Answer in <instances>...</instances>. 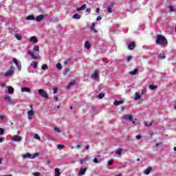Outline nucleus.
Masks as SVG:
<instances>
[{"instance_id": "f257e3e1", "label": "nucleus", "mask_w": 176, "mask_h": 176, "mask_svg": "<svg viewBox=\"0 0 176 176\" xmlns=\"http://www.w3.org/2000/svg\"><path fill=\"white\" fill-rule=\"evenodd\" d=\"M155 43L157 45H160V46H166L167 38H166V37H164L163 35L159 34L157 36Z\"/></svg>"}, {"instance_id": "f03ea898", "label": "nucleus", "mask_w": 176, "mask_h": 176, "mask_svg": "<svg viewBox=\"0 0 176 176\" xmlns=\"http://www.w3.org/2000/svg\"><path fill=\"white\" fill-rule=\"evenodd\" d=\"M37 156H39L38 153H35L34 155H31L30 153L22 155L23 159H35Z\"/></svg>"}, {"instance_id": "7ed1b4c3", "label": "nucleus", "mask_w": 176, "mask_h": 176, "mask_svg": "<svg viewBox=\"0 0 176 176\" xmlns=\"http://www.w3.org/2000/svg\"><path fill=\"white\" fill-rule=\"evenodd\" d=\"M14 74V67L11 66L10 68L8 69V71H7L5 74L4 76H13Z\"/></svg>"}, {"instance_id": "20e7f679", "label": "nucleus", "mask_w": 176, "mask_h": 176, "mask_svg": "<svg viewBox=\"0 0 176 176\" xmlns=\"http://www.w3.org/2000/svg\"><path fill=\"white\" fill-rule=\"evenodd\" d=\"M38 93L39 96L43 97V98H47V97H48L47 92H46V91H45V89H40L38 90Z\"/></svg>"}, {"instance_id": "39448f33", "label": "nucleus", "mask_w": 176, "mask_h": 176, "mask_svg": "<svg viewBox=\"0 0 176 176\" xmlns=\"http://www.w3.org/2000/svg\"><path fill=\"white\" fill-rule=\"evenodd\" d=\"M23 140V138L20 135H15L11 138V141H14L15 142H20Z\"/></svg>"}, {"instance_id": "423d86ee", "label": "nucleus", "mask_w": 176, "mask_h": 176, "mask_svg": "<svg viewBox=\"0 0 176 176\" xmlns=\"http://www.w3.org/2000/svg\"><path fill=\"white\" fill-rule=\"evenodd\" d=\"M28 56H30V57H32V58L33 60H38V58H39V56H35L34 54V51H32V50H29L28 52Z\"/></svg>"}, {"instance_id": "0eeeda50", "label": "nucleus", "mask_w": 176, "mask_h": 176, "mask_svg": "<svg viewBox=\"0 0 176 176\" xmlns=\"http://www.w3.org/2000/svg\"><path fill=\"white\" fill-rule=\"evenodd\" d=\"M124 120H129V122H133V116L131 114H125L122 116Z\"/></svg>"}, {"instance_id": "6e6552de", "label": "nucleus", "mask_w": 176, "mask_h": 176, "mask_svg": "<svg viewBox=\"0 0 176 176\" xmlns=\"http://www.w3.org/2000/svg\"><path fill=\"white\" fill-rule=\"evenodd\" d=\"M13 63H14V64L16 65V66L17 67V69L19 71H21V63L19 61H17V59L16 58H14L12 59Z\"/></svg>"}, {"instance_id": "1a4fd4ad", "label": "nucleus", "mask_w": 176, "mask_h": 176, "mask_svg": "<svg viewBox=\"0 0 176 176\" xmlns=\"http://www.w3.org/2000/svg\"><path fill=\"white\" fill-rule=\"evenodd\" d=\"M122 152H123V150H122V148H118L115 154H114V156L116 157H120V156H122Z\"/></svg>"}, {"instance_id": "9d476101", "label": "nucleus", "mask_w": 176, "mask_h": 176, "mask_svg": "<svg viewBox=\"0 0 176 176\" xmlns=\"http://www.w3.org/2000/svg\"><path fill=\"white\" fill-rule=\"evenodd\" d=\"M87 170V168H80L78 173V176L85 175V174H86Z\"/></svg>"}, {"instance_id": "9b49d317", "label": "nucleus", "mask_w": 176, "mask_h": 176, "mask_svg": "<svg viewBox=\"0 0 176 176\" xmlns=\"http://www.w3.org/2000/svg\"><path fill=\"white\" fill-rule=\"evenodd\" d=\"M91 78L92 79H94V80H98V72L97 70L92 74Z\"/></svg>"}, {"instance_id": "f8f14e48", "label": "nucleus", "mask_w": 176, "mask_h": 176, "mask_svg": "<svg viewBox=\"0 0 176 176\" xmlns=\"http://www.w3.org/2000/svg\"><path fill=\"white\" fill-rule=\"evenodd\" d=\"M32 116H34V111L33 110H30L28 111V118L29 120H32Z\"/></svg>"}, {"instance_id": "ddd939ff", "label": "nucleus", "mask_w": 176, "mask_h": 176, "mask_svg": "<svg viewBox=\"0 0 176 176\" xmlns=\"http://www.w3.org/2000/svg\"><path fill=\"white\" fill-rule=\"evenodd\" d=\"M14 37L17 41H21L23 39V34L22 33H16Z\"/></svg>"}, {"instance_id": "4468645a", "label": "nucleus", "mask_w": 176, "mask_h": 176, "mask_svg": "<svg viewBox=\"0 0 176 176\" xmlns=\"http://www.w3.org/2000/svg\"><path fill=\"white\" fill-rule=\"evenodd\" d=\"M4 100L6 101H7V102H8V104H12V102H13L12 100V98L10 96H8V95H6L4 96Z\"/></svg>"}, {"instance_id": "2eb2a0df", "label": "nucleus", "mask_w": 176, "mask_h": 176, "mask_svg": "<svg viewBox=\"0 0 176 176\" xmlns=\"http://www.w3.org/2000/svg\"><path fill=\"white\" fill-rule=\"evenodd\" d=\"M30 42H31L32 43H38V38H36V36H33L30 38Z\"/></svg>"}, {"instance_id": "dca6fc26", "label": "nucleus", "mask_w": 176, "mask_h": 176, "mask_svg": "<svg viewBox=\"0 0 176 176\" xmlns=\"http://www.w3.org/2000/svg\"><path fill=\"white\" fill-rule=\"evenodd\" d=\"M45 18V15L44 14H41L38 15L36 17V21H42L43 20V19Z\"/></svg>"}, {"instance_id": "f3484780", "label": "nucleus", "mask_w": 176, "mask_h": 176, "mask_svg": "<svg viewBox=\"0 0 176 176\" xmlns=\"http://www.w3.org/2000/svg\"><path fill=\"white\" fill-rule=\"evenodd\" d=\"M30 67L34 68V69H36V68H38V62L32 61L30 63Z\"/></svg>"}, {"instance_id": "a211bd4d", "label": "nucleus", "mask_w": 176, "mask_h": 176, "mask_svg": "<svg viewBox=\"0 0 176 176\" xmlns=\"http://www.w3.org/2000/svg\"><path fill=\"white\" fill-rule=\"evenodd\" d=\"M134 47H135V43H134V42L130 43L128 45V49L129 50H133Z\"/></svg>"}, {"instance_id": "6ab92c4d", "label": "nucleus", "mask_w": 176, "mask_h": 176, "mask_svg": "<svg viewBox=\"0 0 176 176\" xmlns=\"http://www.w3.org/2000/svg\"><path fill=\"white\" fill-rule=\"evenodd\" d=\"M96 24L94 23H92L91 26V32H94V34H97V30H96Z\"/></svg>"}, {"instance_id": "aec40b11", "label": "nucleus", "mask_w": 176, "mask_h": 176, "mask_svg": "<svg viewBox=\"0 0 176 176\" xmlns=\"http://www.w3.org/2000/svg\"><path fill=\"white\" fill-rule=\"evenodd\" d=\"M112 8H113V3H111L107 6V13H112Z\"/></svg>"}, {"instance_id": "412c9836", "label": "nucleus", "mask_w": 176, "mask_h": 176, "mask_svg": "<svg viewBox=\"0 0 176 176\" xmlns=\"http://www.w3.org/2000/svg\"><path fill=\"white\" fill-rule=\"evenodd\" d=\"M8 94H13L14 93V88L12 87H8Z\"/></svg>"}, {"instance_id": "4be33fe9", "label": "nucleus", "mask_w": 176, "mask_h": 176, "mask_svg": "<svg viewBox=\"0 0 176 176\" xmlns=\"http://www.w3.org/2000/svg\"><path fill=\"white\" fill-rule=\"evenodd\" d=\"M151 171H152V168L148 167L147 169L144 170V174H146V175H149V174H151Z\"/></svg>"}, {"instance_id": "5701e85b", "label": "nucleus", "mask_w": 176, "mask_h": 176, "mask_svg": "<svg viewBox=\"0 0 176 176\" xmlns=\"http://www.w3.org/2000/svg\"><path fill=\"white\" fill-rule=\"evenodd\" d=\"M21 91L23 93H31V89H30L29 88H27V87H23V88H21Z\"/></svg>"}, {"instance_id": "b1692460", "label": "nucleus", "mask_w": 176, "mask_h": 176, "mask_svg": "<svg viewBox=\"0 0 176 176\" xmlns=\"http://www.w3.org/2000/svg\"><path fill=\"white\" fill-rule=\"evenodd\" d=\"M140 98H141V95L140 94H138V92H135L134 100L137 101V100H140Z\"/></svg>"}, {"instance_id": "393cba45", "label": "nucleus", "mask_w": 176, "mask_h": 176, "mask_svg": "<svg viewBox=\"0 0 176 176\" xmlns=\"http://www.w3.org/2000/svg\"><path fill=\"white\" fill-rule=\"evenodd\" d=\"M76 83V81L75 80L70 82L67 86V89L69 90V89H71V87H72V86H74Z\"/></svg>"}, {"instance_id": "a878e982", "label": "nucleus", "mask_w": 176, "mask_h": 176, "mask_svg": "<svg viewBox=\"0 0 176 176\" xmlns=\"http://www.w3.org/2000/svg\"><path fill=\"white\" fill-rule=\"evenodd\" d=\"M86 9V4L82 5L80 8H77L76 11L80 12L81 10H85Z\"/></svg>"}, {"instance_id": "bb28decb", "label": "nucleus", "mask_w": 176, "mask_h": 176, "mask_svg": "<svg viewBox=\"0 0 176 176\" xmlns=\"http://www.w3.org/2000/svg\"><path fill=\"white\" fill-rule=\"evenodd\" d=\"M137 74H138V69H135L134 70H132L129 72V74L132 75V76L137 75Z\"/></svg>"}, {"instance_id": "cd10ccee", "label": "nucleus", "mask_w": 176, "mask_h": 176, "mask_svg": "<svg viewBox=\"0 0 176 176\" xmlns=\"http://www.w3.org/2000/svg\"><path fill=\"white\" fill-rule=\"evenodd\" d=\"M123 100H116L113 104L116 107H118V105H120V104H123Z\"/></svg>"}, {"instance_id": "c85d7f7f", "label": "nucleus", "mask_w": 176, "mask_h": 176, "mask_svg": "<svg viewBox=\"0 0 176 176\" xmlns=\"http://www.w3.org/2000/svg\"><path fill=\"white\" fill-rule=\"evenodd\" d=\"M159 57L161 58V60H164V58H166V54L164 52H161L159 55Z\"/></svg>"}, {"instance_id": "c756f323", "label": "nucleus", "mask_w": 176, "mask_h": 176, "mask_svg": "<svg viewBox=\"0 0 176 176\" xmlns=\"http://www.w3.org/2000/svg\"><path fill=\"white\" fill-rule=\"evenodd\" d=\"M26 20H35V16L29 15L26 17Z\"/></svg>"}, {"instance_id": "7c9ffc66", "label": "nucleus", "mask_w": 176, "mask_h": 176, "mask_svg": "<svg viewBox=\"0 0 176 176\" xmlns=\"http://www.w3.org/2000/svg\"><path fill=\"white\" fill-rule=\"evenodd\" d=\"M149 89H150V90H156V89H157V87L154 85H150Z\"/></svg>"}, {"instance_id": "2f4dec72", "label": "nucleus", "mask_w": 176, "mask_h": 176, "mask_svg": "<svg viewBox=\"0 0 176 176\" xmlns=\"http://www.w3.org/2000/svg\"><path fill=\"white\" fill-rule=\"evenodd\" d=\"M56 69H59V70L63 69V65H61V63H58L56 64Z\"/></svg>"}, {"instance_id": "473e14b6", "label": "nucleus", "mask_w": 176, "mask_h": 176, "mask_svg": "<svg viewBox=\"0 0 176 176\" xmlns=\"http://www.w3.org/2000/svg\"><path fill=\"white\" fill-rule=\"evenodd\" d=\"M60 169L58 168H55V176H60Z\"/></svg>"}, {"instance_id": "72a5a7b5", "label": "nucleus", "mask_w": 176, "mask_h": 176, "mask_svg": "<svg viewBox=\"0 0 176 176\" xmlns=\"http://www.w3.org/2000/svg\"><path fill=\"white\" fill-rule=\"evenodd\" d=\"M73 19L79 20V19H80V15H79L78 14H75L73 15Z\"/></svg>"}, {"instance_id": "f704fd0d", "label": "nucleus", "mask_w": 176, "mask_h": 176, "mask_svg": "<svg viewBox=\"0 0 176 176\" xmlns=\"http://www.w3.org/2000/svg\"><path fill=\"white\" fill-rule=\"evenodd\" d=\"M41 69H43V71H46V69H49V67L47 66V65H43L41 67Z\"/></svg>"}, {"instance_id": "c9c22d12", "label": "nucleus", "mask_w": 176, "mask_h": 176, "mask_svg": "<svg viewBox=\"0 0 176 176\" xmlns=\"http://www.w3.org/2000/svg\"><path fill=\"white\" fill-rule=\"evenodd\" d=\"M85 46L86 49H89L91 47L90 43H89V41H86L85 43Z\"/></svg>"}, {"instance_id": "e433bc0d", "label": "nucleus", "mask_w": 176, "mask_h": 176, "mask_svg": "<svg viewBox=\"0 0 176 176\" xmlns=\"http://www.w3.org/2000/svg\"><path fill=\"white\" fill-rule=\"evenodd\" d=\"M33 50L34 52H39V46L38 45H34V47H33Z\"/></svg>"}, {"instance_id": "4c0bfd02", "label": "nucleus", "mask_w": 176, "mask_h": 176, "mask_svg": "<svg viewBox=\"0 0 176 176\" xmlns=\"http://www.w3.org/2000/svg\"><path fill=\"white\" fill-rule=\"evenodd\" d=\"M104 96H105V94L104 93H100L99 95H98V98L100 100H101V98H104Z\"/></svg>"}, {"instance_id": "58836bf2", "label": "nucleus", "mask_w": 176, "mask_h": 176, "mask_svg": "<svg viewBox=\"0 0 176 176\" xmlns=\"http://www.w3.org/2000/svg\"><path fill=\"white\" fill-rule=\"evenodd\" d=\"M131 58H133V56H128L126 57V61H127V63H130V61H131Z\"/></svg>"}, {"instance_id": "ea45409f", "label": "nucleus", "mask_w": 176, "mask_h": 176, "mask_svg": "<svg viewBox=\"0 0 176 176\" xmlns=\"http://www.w3.org/2000/svg\"><path fill=\"white\" fill-rule=\"evenodd\" d=\"M53 90H54V94H57V92L58 91V88H57L56 87H54Z\"/></svg>"}, {"instance_id": "a19ab883", "label": "nucleus", "mask_w": 176, "mask_h": 176, "mask_svg": "<svg viewBox=\"0 0 176 176\" xmlns=\"http://www.w3.org/2000/svg\"><path fill=\"white\" fill-rule=\"evenodd\" d=\"M144 94H146V89H143L141 92V96H144Z\"/></svg>"}, {"instance_id": "79ce46f5", "label": "nucleus", "mask_w": 176, "mask_h": 176, "mask_svg": "<svg viewBox=\"0 0 176 176\" xmlns=\"http://www.w3.org/2000/svg\"><path fill=\"white\" fill-rule=\"evenodd\" d=\"M54 130V131H56V133H61V131L60 130V128H58V127H55Z\"/></svg>"}, {"instance_id": "37998d69", "label": "nucleus", "mask_w": 176, "mask_h": 176, "mask_svg": "<svg viewBox=\"0 0 176 176\" xmlns=\"http://www.w3.org/2000/svg\"><path fill=\"white\" fill-rule=\"evenodd\" d=\"M3 133H5V130L2 128H0V135H3Z\"/></svg>"}, {"instance_id": "c03bdc74", "label": "nucleus", "mask_w": 176, "mask_h": 176, "mask_svg": "<svg viewBox=\"0 0 176 176\" xmlns=\"http://www.w3.org/2000/svg\"><path fill=\"white\" fill-rule=\"evenodd\" d=\"M33 175H34V176H41V173L34 172V173H33Z\"/></svg>"}, {"instance_id": "a18cd8bd", "label": "nucleus", "mask_w": 176, "mask_h": 176, "mask_svg": "<svg viewBox=\"0 0 176 176\" xmlns=\"http://www.w3.org/2000/svg\"><path fill=\"white\" fill-rule=\"evenodd\" d=\"M34 138H35L36 140H41V137H40L39 135H38V134H35V135H34Z\"/></svg>"}, {"instance_id": "49530a36", "label": "nucleus", "mask_w": 176, "mask_h": 176, "mask_svg": "<svg viewBox=\"0 0 176 176\" xmlns=\"http://www.w3.org/2000/svg\"><path fill=\"white\" fill-rule=\"evenodd\" d=\"M68 72H69V69L66 68V69H65L64 75H67V74H68Z\"/></svg>"}, {"instance_id": "de8ad7c7", "label": "nucleus", "mask_w": 176, "mask_h": 176, "mask_svg": "<svg viewBox=\"0 0 176 176\" xmlns=\"http://www.w3.org/2000/svg\"><path fill=\"white\" fill-rule=\"evenodd\" d=\"M63 148H64V145H63V144L58 145V149H63Z\"/></svg>"}, {"instance_id": "09e8293b", "label": "nucleus", "mask_w": 176, "mask_h": 176, "mask_svg": "<svg viewBox=\"0 0 176 176\" xmlns=\"http://www.w3.org/2000/svg\"><path fill=\"white\" fill-rule=\"evenodd\" d=\"M169 12H174V8H173V6H168Z\"/></svg>"}, {"instance_id": "8fccbe9b", "label": "nucleus", "mask_w": 176, "mask_h": 176, "mask_svg": "<svg viewBox=\"0 0 176 176\" xmlns=\"http://www.w3.org/2000/svg\"><path fill=\"white\" fill-rule=\"evenodd\" d=\"M102 20V17H101V16H98L97 18H96V21H100Z\"/></svg>"}, {"instance_id": "3c124183", "label": "nucleus", "mask_w": 176, "mask_h": 176, "mask_svg": "<svg viewBox=\"0 0 176 176\" xmlns=\"http://www.w3.org/2000/svg\"><path fill=\"white\" fill-rule=\"evenodd\" d=\"M145 126H147L148 127H151L152 126V123L148 124V122H144Z\"/></svg>"}, {"instance_id": "603ef678", "label": "nucleus", "mask_w": 176, "mask_h": 176, "mask_svg": "<svg viewBox=\"0 0 176 176\" xmlns=\"http://www.w3.org/2000/svg\"><path fill=\"white\" fill-rule=\"evenodd\" d=\"M70 60L69 59H67L66 60H65L64 62V65H67L68 64V63H69Z\"/></svg>"}, {"instance_id": "864d4df0", "label": "nucleus", "mask_w": 176, "mask_h": 176, "mask_svg": "<svg viewBox=\"0 0 176 176\" xmlns=\"http://www.w3.org/2000/svg\"><path fill=\"white\" fill-rule=\"evenodd\" d=\"M86 160H87L86 159L81 160L80 162V164H83L85 162H86Z\"/></svg>"}, {"instance_id": "5fc2aeb1", "label": "nucleus", "mask_w": 176, "mask_h": 176, "mask_svg": "<svg viewBox=\"0 0 176 176\" xmlns=\"http://www.w3.org/2000/svg\"><path fill=\"white\" fill-rule=\"evenodd\" d=\"M108 164L109 166H112L113 164V162H112V160H110L108 162Z\"/></svg>"}, {"instance_id": "6e6d98bb", "label": "nucleus", "mask_w": 176, "mask_h": 176, "mask_svg": "<svg viewBox=\"0 0 176 176\" xmlns=\"http://www.w3.org/2000/svg\"><path fill=\"white\" fill-rule=\"evenodd\" d=\"M81 146H82V143H79L78 144H77L76 148L77 149H79Z\"/></svg>"}, {"instance_id": "4d7b16f0", "label": "nucleus", "mask_w": 176, "mask_h": 176, "mask_svg": "<svg viewBox=\"0 0 176 176\" xmlns=\"http://www.w3.org/2000/svg\"><path fill=\"white\" fill-rule=\"evenodd\" d=\"M94 163H98V160L97 158L94 159Z\"/></svg>"}, {"instance_id": "13d9d810", "label": "nucleus", "mask_w": 176, "mask_h": 176, "mask_svg": "<svg viewBox=\"0 0 176 176\" xmlns=\"http://www.w3.org/2000/svg\"><path fill=\"white\" fill-rule=\"evenodd\" d=\"M136 139L141 140V135H136Z\"/></svg>"}, {"instance_id": "bf43d9fd", "label": "nucleus", "mask_w": 176, "mask_h": 176, "mask_svg": "<svg viewBox=\"0 0 176 176\" xmlns=\"http://www.w3.org/2000/svg\"><path fill=\"white\" fill-rule=\"evenodd\" d=\"M54 98L56 102H58V98L57 96H54Z\"/></svg>"}, {"instance_id": "052dcab7", "label": "nucleus", "mask_w": 176, "mask_h": 176, "mask_svg": "<svg viewBox=\"0 0 176 176\" xmlns=\"http://www.w3.org/2000/svg\"><path fill=\"white\" fill-rule=\"evenodd\" d=\"M96 12V13H100V8H97Z\"/></svg>"}, {"instance_id": "680f3d73", "label": "nucleus", "mask_w": 176, "mask_h": 176, "mask_svg": "<svg viewBox=\"0 0 176 176\" xmlns=\"http://www.w3.org/2000/svg\"><path fill=\"white\" fill-rule=\"evenodd\" d=\"M0 86H1V87H5V84L1 83V84H0Z\"/></svg>"}, {"instance_id": "e2e57ef3", "label": "nucleus", "mask_w": 176, "mask_h": 176, "mask_svg": "<svg viewBox=\"0 0 176 176\" xmlns=\"http://www.w3.org/2000/svg\"><path fill=\"white\" fill-rule=\"evenodd\" d=\"M91 10H90V8H88V9L86 10V12H87L88 13H90Z\"/></svg>"}, {"instance_id": "0e129e2a", "label": "nucleus", "mask_w": 176, "mask_h": 176, "mask_svg": "<svg viewBox=\"0 0 176 176\" xmlns=\"http://www.w3.org/2000/svg\"><path fill=\"white\" fill-rule=\"evenodd\" d=\"M159 145H162V142H159L156 144V146H159Z\"/></svg>"}, {"instance_id": "69168bd1", "label": "nucleus", "mask_w": 176, "mask_h": 176, "mask_svg": "<svg viewBox=\"0 0 176 176\" xmlns=\"http://www.w3.org/2000/svg\"><path fill=\"white\" fill-rule=\"evenodd\" d=\"M4 118L2 116H0V120H3Z\"/></svg>"}, {"instance_id": "338daca9", "label": "nucleus", "mask_w": 176, "mask_h": 176, "mask_svg": "<svg viewBox=\"0 0 176 176\" xmlns=\"http://www.w3.org/2000/svg\"><path fill=\"white\" fill-rule=\"evenodd\" d=\"M1 142H3V139H2V138H0V143Z\"/></svg>"}, {"instance_id": "774afa93", "label": "nucleus", "mask_w": 176, "mask_h": 176, "mask_svg": "<svg viewBox=\"0 0 176 176\" xmlns=\"http://www.w3.org/2000/svg\"><path fill=\"white\" fill-rule=\"evenodd\" d=\"M89 148H90V146L89 145H87L86 147H85V149L87 150L89 149Z\"/></svg>"}]
</instances>
